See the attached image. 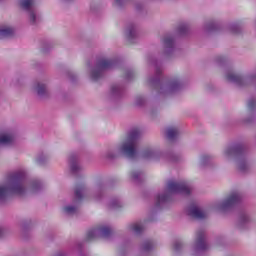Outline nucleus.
<instances>
[{
  "mask_svg": "<svg viewBox=\"0 0 256 256\" xmlns=\"http://www.w3.org/2000/svg\"><path fill=\"white\" fill-rule=\"evenodd\" d=\"M41 184L39 182L27 181V172L18 170L9 176L6 183L0 184V200L5 199L7 195H27L39 191Z\"/></svg>",
  "mask_w": 256,
  "mask_h": 256,
  "instance_id": "nucleus-1",
  "label": "nucleus"
},
{
  "mask_svg": "<svg viewBox=\"0 0 256 256\" xmlns=\"http://www.w3.org/2000/svg\"><path fill=\"white\" fill-rule=\"evenodd\" d=\"M192 189L189 184L186 182H177L175 180H170L167 182L165 193L162 195H159L156 198V205L159 206L161 203H165L171 195H189L191 193Z\"/></svg>",
  "mask_w": 256,
  "mask_h": 256,
  "instance_id": "nucleus-2",
  "label": "nucleus"
},
{
  "mask_svg": "<svg viewBox=\"0 0 256 256\" xmlns=\"http://www.w3.org/2000/svg\"><path fill=\"white\" fill-rule=\"evenodd\" d=\"M139 139V130H133L128 135L127 139L122 142L117 149L115 150L116 153H121L128 157L129 159H134L137 157V141Z\"/></svg>",
  "mask_w": 256,
  "mask_h": 256,
  "instance_id": "nucleus-3",
  "label": "nucleus"
},
{
  "mask_svg": "<svg viewBox=\"0 0 256 256\" xmlns=\"http://www.w3.org/2000/svg\"><path fill=\"white\" fill-rule=\"evenodd\" d=\"M113 67H115V60L107 58H102L98 60L96 66L89 71L90 79H92V81H97L98 79H101L103 71L113 69Z\"/></svg>",
  "mask_w": 256,
  "mask_h": 256,
  "instance_id": "nucleus-4",
  "label": "nucleus"
},
{
  "mask_svg": "<svg viewBox=\"0 0 256 256\" xmlns=\"http://www.w3.org/2000/svg\"><path fill=\"white\" fill-rule=\"evenodd\" d=\"M241 202V195L237 192H233L226 196L223 200H220L214 204V209L216 211H221L225 213V211H229V209H233L237 203Z\"/></svg>",
  "mask_w": 256,
  "mask_h": 256,
  "instance_id": "nucleus-5",
  "label": "nucleus"
},
{
  "mask_svg": "<svg viewBox=\"0 0 256 256\" xmlns=\"http://www.w3.org/2000/svg\"><path fill=\"white\" fill-rule=\"evenodd\" d=\"M19 7L28 11V19L32 25H35L39 21V13L35 10V1L33 0H19Z\"/></svg>",
  "mask_w": 256,
  "mask_h": 256,
  "instance_id": "nucleus-6",
  "label": "nucleus"
},
{
  "mask_svg": "<svg viewBox=\"0 0 256 256\" xmlns=\"http://www.w3.org/2000/svg\"><path fill=\"white\" fill-rule=\"evenodd\" d=\"M207 249V242H205V233L197 232L196 241L192 246V255L201 256V253Z\"/></svg>",
  "mask_w": 256,
  "mask_h": 256,
  "instance_id": "nucleus-7",
  "label": "nucleus"
},
{
  "mask_svg": "<svg viewBox=\"0 0 256 256\" xmlns=\"http://www.w3.org/2000/svg\"><path fill=\"white\" fill-rule=\"evenodd\" d=\"M111 235V228L109 226H98L88 232V239H95V237H107Z\"/></svg>",
  "mask_w": 256,
  "mask_h": 256,
  "instance_id": "nucleus-8",
  "label": "nucleus"
},
{
  "mask_svg": "<svg viewBox=\"0 0 256 256\" xmlns=\"http://www.w3.org/2000/svg\"><path fill=\"white\" fill-rule=\"evenodd\" d=\"M187 213L190 217H194L195 219H205V217H207V212L196 204L189 206Z\"/></svg>",
  "mask_w": 256,
  "mask_h": 256,
  "instance_id": "nucleus-9",
  "label": "nucleus"
},
{
  "mask_svg": "<svg viewBox=\"0 0 256 256\" xmlns=\"http://www.w3.org/2000/svg\"><path fill=\"white\" fill-rule=\"evenodd\" d=\"M15 141V134L11 130L0 132V145H12Z\"/></svg>",
  "mask_w": 256,
  "mask_h": 256,
  "instance_id": "nucleus-10",
  "label": "nucleus"
},
{
  "mask_svg": "<svg viewBox=\"0 0 256 256\" xmlns=\"http://www.w3.org/2000/svg\"><path fill=\"white\" fill-rule=\"evenodd\" d=\"M47 89H49V80H41L34 85V91L40 97H45L47 95Z\"/></svg>",
  "mask_w": 256,
  "mask_h": 256,
  "instance_id": "nucleus-11",
  "label": "nucleus"
},
{
  "mask_svg": "<svg viewBox=\"0 0 256 256\" xmlns=\"http://www.w3.org/2000/svg\"><path fill=\"white\" fill-rule=\"evenodd\" d=\"M241 151L242 148L239 146H230L224 150L223 155L225 159H232V157H237L241 155Z\"/></svg>",
  "mask_w": 256,
  "mask_h": 256,
  "instance_id": "nucleus-12",
  "label": "nucleus"
},
{
  "mask_svg": "<svg viewBox=\"0 0 256 256\" xmlns=\"http://www.w3.org/2000/svg\"><path fill=\"white\" fill-rule=\"evenodd\" d=\"M159 155H161V152L153 147L145 148L142 151V157L144 159H159Z\"/></svg>",
  "mask_w": 256,
  "mask_h": 256,
  "instance_id": "nucleus-13",
  "label": "nucleus"
},
{
  "mask_svg": "<svg viewBox=\"0 0 256 256\" xmlns=\"http://www.w3.org/2000/svg\"><path fill=\"white\" fill-rule=\"evenodd\" d=\"M13 33H15V27L9 24L0 26V39H3V37H10Z\"/></svg>",
  "mask_w": 256,
  "mask_h": 256,
  "instance_id": "nucleus-14",
  "label": "nucleus"
},
{
  "mask_svg": "<svg viewBox=\"0 0 256 256\" xmlns=\"http://www.w3.org/2000/svg\"><path fill=\"white\" fill-rule=\"evenodd\" d=\"M162 43L167 52L173 51V48L175 47V40H173L172 36H165Z\"/></svg>",
  "mask_w": 256,
  "mask_h": 256,
  "instance_id": "nucleus-15",
  "label": "nucleus"
},
{
  "mask_svg": "<svg viewBox=\"0 0 256 256\" xmlns=\"http://www.w3.org/2000/svg\"><path fill=\"white\" fill-rule=\"evenodd\" d=\"M125 35L128 39L137 37V26L135 24L128 25L125 29Z\"/></svg>",
  "mask_w": 256,
  "mask_h": 256,
  "instance_id": "nucleus-16",
  "label": "nucleus"
},
{
  "mask_svg": "<svg viewBox=\"0 0 256 256\" xmlns=\"http://www.w3.org/2000/svg\"><path fill=\"white\" fill-rule=\"evenodd\" d=\"M143 229H145V227L141 223H134V224H130L128 226V230L131 231L132 233H136V234L141 233V231H143Z\"/></svg>",
  "mask_w": 256,
  "mask_h": 256,
  "instance_id": "nucleus-17",
  "label": "nucleus"
},
{
  "mask_svg": "<svg viewBox=\"0 0 256 256\" xmlns=\"http://www.w3.org/2000/svg\"><path fill=\"white\" fill-rule=\"evenodd\" d=\"M177 135H179V130L177 129V127H168L166 129V137L168 139H175Z\"/></svg>",
  "mask_w": 256,
  "mask_h": 256,
  "instance_id": "nucleus-18",
  "label": "nucleus"
},
{
  "mask_svg": "<svg viewBox=\"0 0 256 256\" xmlns=\"http://www.w3.org/2000/svg\"><path fill=\"white\" fill-rule=\"evenodd\" d=\"M179 87V82H172L162 88L161 93H172V91H175Z\"/></svg>",
  "mask_w": 256,
  "mask_h": 256,
  "instance_id": "nucleus-19",
  "label": "nucleus"
},
{
  "mask_svg": "<svg viewBox=\"0 0 256 256\" xmlns=\"http://www.w3.org/2000/svg\"><path fill=\"white\" fill-rule=\"evenodd\" d=\"M62 212L64 215H75V213H77V206L66 205L62 207Z\"/></svg>",
  "mask_w": 256,
  "mask_h": 256,
  "instance_id": "nucleus-20",
  "label": "nucleus"
},
{
  "mask_svg": "<svg viewBox=\"0 0 256 256\" xmlns=\"http://www.w3.org/2000/svg\"><path fill=\"white\" fill-rule=\"evenodd\" d=\"M236 165L239 171H245V169H247V161H245V159L238 158L236 161Z\"/></svg>",
  "mask_w": 256,
  "mask_h": 256,
  "instance_id": "nucleus-21",
  "label": "nucleus"
},
{
  "mask_svg": "<svg viewBox=\"0 0 256 256\" xmlns=\"http://www.w3.org/2000/svg\"><path fill=\"white\" fill-rule=\"evenodd\" d=\"M83 193H85V188L83 187L76 188L75 197L78 201H81V199L83 198Z\"/></svg>",
  "mask_w": 256,
  "mask_h": 256,
  "instance_id": "nucleus-22",
  "label": "nucleus"
},
{
  "mask_svg": "<svg viewBox=\"0 0 256 256\" xmlns=\"http://www.w3.org/2000/svg\"><path fill=\"white\" fill-rule=\"evenodd\" d=\"M70 168L71 171H79V169H81V167L79 166V162L77 161L70 162Z\"/></svg>",
  "mask_w": 256,
  "mask_h": 256,
  "instance_id": "nucleus-23",
  "label": "nucleus"
},
{
  "mask_svg": "<svg viewBox=\"0 0 256 256\" xmlns=\"http://www.w3.org/2000/svg\"><path fill=\"white\" fill-rule=\"evenodd\" d=\"M209 161H211V158L209 156H204L200 159L199 163L202 167H205V165H207Z\"/></svg>",
  "mask_w": 256,
  "mask_h": 256,
  "instance_id": "nucleus-24",
  "label": "nucleus"
},
{
  "mask_svg": "<svg viewBox=\"0 0 256 256\" xmlns=\"http://www.w3.org/2000/svg\"><path fill=\"white\" fill-rule=\"evenodd\" d=\"M181 247H183V242H181V241L174 242V244H173L174 251H181Z\"/></svg>",
  "mask_w": 256,
  "mask_h": 256,
  "instance_id": "nucleus-25",
  "label": "nucleus"
},
{
  "mask_svg": "<svg viewBox=\"0 0 256 256\" xmlns=\"http://www.w3.org/2000/svg\"><path fill=\"white\" fill-rule=\"evenodd\" d=\"M205 27L208 31H213V29H215V24L213 22H210V23L206 24Z\"/></svg>",
  "mask_w": 256,
  "mask_h": 256,
  "instance_id": "nucleus-26",
  "label": "nucleus"
},
{
  "mask_svg": "<svg viewBox=\"0 0 256 256\" xmlns=\"http://www.w3.org/2000/svg\"><path fill=\"white\" fill-rule=\"evenodd\" d=\"M256 107V101L255 100H250L248 102V109H255Z\"/></svg>",
  "mask_w": 256,
  "mask_h": 256,
  "instance_id": "nucleus-27",
  "label": "nucleus"
},
{
  "mask_svg": "<svg viewBox=\"0 0 256 256\" xmlns=\"http://www.w3.org/2000/svg\"><path fill=\"white\" fill-rule=\"evenodd\" d=\"M185 31H187V26L186 25H182L179 28V32L181 35H185Z\"/></svg>",
  "mask_w": 256,
  "mask_h": 256,
  "instance_id": "nucleus-28",
  "label": "nucleus"
},
{
  "mask_svg": "<svg viewBox=\"0 0 256 256\" xmlns=\"http://www.w3.org/2000/svg\"><path fill=\"white\" fill-rule=\"evenodd\" d=\"M139 175H141L139 172H132L131 173L132 179H139Z\"/></svg>",
  "mask_w": 256,
  "mask_h": 256,
  "instance_id": "nucleus-29",
  "label": "nucleus"
},
{
  "mask_svg": "<svg viewBox=\"0 0 256 256\" xmlns=\"http://www.w3.org/2000/svg\"><path fill=\"white\" fill-rule=\"evenodd\" d=\"M124 2H125V0H115V5H116L117 7H121V5L124 4Z\"/></svg>",
  "mask_w": 256,
  "mask_h": 256,
  "instance_id": "nucleus-30",
  "label": "nucleus"
},
{
  "mask_svg": "<svg viewBox=\"0 0 256 256\" xmlns=\"http://www.w3.org/2000/svg\"><path fill=\"white\" fill-rule=\"evenodd\" d=\"M144 251H149L151 249V243H146L143 247Z\"/></svg>",
  "mask_w": 256,
  "mask_h": 256,
  "instance_id": "nucleus-31",
  "label": "nucleus"
},
{
  "mask_svg": "<svg viewBox=\"0 0 256 256\" xmlns=\"http://www.w3.org/2000/svg\"><path fill=\"white\" fill-rule=\"evenodd\" d=\"M53 256H67V254H65V252H56V253H54V255Z\"/></svg>",
  "mask_w": 256,
  "mask_h": 256,
  "instance_id": "nucleus-32",
  "label": "nucleus"
},
{
  "mask_svg": "<svg viewBox=\"0 0 256 256\" xmlns=\"http://www.w3.org/2000/svg\"><path fill=\"white\" fill-rule=\"evenodd\" d=\"M119 92V87H117V86H114V87H112V93H118Z\"/></svg>",
  "mask_w": 256,
  "mask_h": 256,
  "instance_id": "nucleus-33",
  "label": "nucleus"
},
{
  "mask_svg": "<svg viewBox=\"0 0 256 256\" xmlns=\"http://www.w3.org/2000/svg\"><path fill=\"white\" fill-rule=\"evenodd\" d=\"M43 157H44V159H47V156H39L38 163H43Z\"/></svg>",
  "mask_w": 256,
  "mask_h": 256,
  "instance_id": "nucleus-34",
  "label": "nucleus"
},
{
  "mask_svg": "<svg viewBox=\"0 0 256 256\" xmlns=\"http://www.w3.org/2000/svg\"><path fill=\"white\" fill-rule=\"evenodd\" d=\"M60 1H63L64 3H71V1L73 0H60Z\"/></svg>",
  "mask_w": 256,
  "mask_h": 256,
  "instance_id": "nucleus-35",
  "label": "nucleus"
},
{
  "mask_svg": "<svg viewBox=\"0 0 256 256\" xmlns=\"http://www.w3.org/2000/svg\"><path fill=\"white\" fill-rule=\"evenodd\" d=\"M108 157H113L111 154H108Z\"/></svg>",
  "mask_w": 256,
  "mask_h": 256,
  "instance_id": "nucleus-36",
  "label": "nucleus"
}]
</instances>
